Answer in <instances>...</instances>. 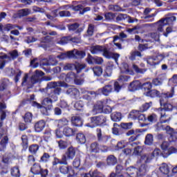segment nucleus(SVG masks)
<instances>
[{
	"mask_svg": "<svg viewBox=\"0 0 177 177\" xmlns=\"http://www.w3.org/2000/svg\"><path fill=\"white\" fill-rule=\"evenodd\" d=\"M91 52L93 55H97V53H102L103 56L106 59H114L115 63L118 62L120 54L110 53L107 48L100 46H95L91 47Z\"/></svg>",
	"mask_w": 177,
	"mask_h": 177,
	"instance_id": "1",
	"label": "nucleus"
},
{
	"mask_svg": "<svg viewBox=\"0 0 177 177\" xmlns=\"http://www.w3.org/2000/svg\"><path fill=\"white\" fill-rule=\"evenodd\" d=\"M111 103H113V101L111 100L98 101L94 106V111H96V113H103L104 110H106V107H108V111L104 112L110 113L111 111V107H110Z\"/></svg>",
	"mask_w": 177,
	"mask_h": 177,
	"instance_id": "2",
	"label": "nucleus"
},
{
	"mask_svg": "<svg viewBox=\"0 0 177 177\" xmlns=\"http://www.w3.org/2000/svg\"><path fill=\"white\" fill-rule=\"evenodd\" d=\"M121 90V86H120V83L118 82H115L113 86L111 84H108L101 88L100 91L102 92V95L104 96H109V93H112V92H120Z\"/></svg>",
	"mask_w": 177,
	"mask_h": 177,
	"instance_id": "3",
	"label": "nucleus"
},
{
	"mask_svg": "<svg viewBox=\"0 0 177 177\" xmlns=\"http://www.w3.org/2000/svg\"><path fill=\"white\" fill-rule=\"evenodd\" d=\"M90 123L86 124L88 128H95L97 125H103L106 122V118L104 116H94L90 118Z\"/></svg>",
	"mask_w": 177,
	"mask_h": 177,
	"instance_id": "4",
	"label": "nucleus"
},
{
	"mask_svg": "<svg viewBox=\"0 0 177 177\" xmlns=\"http://www.w3.org/2000/svg\"><path fill=\"white\" fill-rule=\"evenodd\" d=\"M169 147V143L168 142H163L161 145V149L162 150V154L163 157L167 158L168 156H171V154H174V153H177L176 148L174 147Z\"/></svg>",
	"mask_w": 177,
	"mask_h": 177,
	"instance_id": "5",
	"label": "nucleus"
},
{
	"mask_svg": "<svg viewBox=\"0 0 177 177\" xmlns=\"http://www.w3.org/2000/svg\"><path fill=\"white\" fill-rule=\"evenodd\" d=\"M169 21H176V17L173 16V17H167L158 21L157 22L158 31H159V32H162V31H164V29L162 28V27H165V26H167V24H169Z\"/></svg>",
	"mask_w": 177,
	"mask_h": 177,
	"instance_id": "6",
	"label": "nucleus"
},
{
	"mask_svg": "<svg viewBox=\"0 0 177 177\" xmlns=\"http://www.w3.org/2000/svg\"><path fill=\"white\" fill-rule=\"evenodd\" d=\"M165 57L162 54H158L156 57H149L147 62L149 66H156L160 64Z\"/></svg>",
	"mask_w": 177,
	"mask_h": 177,
	"instance_id": "7",
	"label": "nucleus"
},
{
	"mask_svg": "<svg viewBox=\"0 0 177 177\" xmlns=\"http://www.w3.org/2000/svg\"><path fill=\"white\" fill-rule=\"evenodd\" d=\"M160 153L161 151H160V149H156L151 153H149V156L144 155L141 156V161L144 162H151V160H153L154 157H157V156H160Z\"/></svg>",
	"mask_w": 177,
	"mask_h": 177,
	"instance_id": "8",
	"label": "nucleus"
},
{
	"mask_svg": "<svg viewBox=\"0 0 177 177\" xmlns=\"http://www.w3.org/2000/svg\"><path fill=\"white\" fill-rule=\"evenodd\" d=\"M59 172L63 175H68L67 177H74L75 175L71 167L66 165H62L59 167Z\"/></svg>",
	"mask_w": 177,
	"mask_h": 177,
	"instance_id": "9",
	"label": "nucleus"
},
{
	"mask_svg": "<svg viewBox=\"0 0 177 177\" xmlns=\"http://www.w3.org/2000/svg\"><path fill=\"white\" fill-rule=\"evenodd\" d=\"M4 109H6V105L4 103L0 102V128L2 127V120L6 118V113L2 111L4 110ZM2 136H3V133H2V129H0V139L2 138Z\"/></svg>",
	"mask_w": 177,
	"mask_h": 177,
	"instance_id": "10",
	"label": "nucleus"
},
{
	"mask_svg": "<svg viewBox=\"0 0 177 177\" xmlns=\"http://www.w3.org/2000/svg\"><path fill=\"white\" fill-rule=\"evenodd\" d=\"M56 86H59V87L62 86L63 88H67L68 85L66 83L63 82H50L47 84V91L48 92H50V91H52L53 88H56Z\"/></svg>",
	"mask_w": 177,
	"mask_h": 177,
	"instance_id": "11",
	"label": "nucleus"
},
{
	"mask_svg": "<svg viewBox=\"0 0 177 177\" xmlns=\"http://www.w3.org/2000/svg\"><path fill=\"white\" fill-rule=\"evenodd\" d=\"M62 156L65 157V161H67V160H73V158L75 157V149L73 147L68 148L65 154Z\"/></svg>",
	"mask_w": 177,
	"mask_h": 177,
	"instance_id": "12",
	"label": "nucleus"
},
{
	"mask_svg": "<svg viewBox=\"0 0 177 177\" xmlns=\"http://www.w3.org/2000/svg\"><path fill=\"white\" fill-rule=\"evenodd\" d=\"M166 131L169 133V141L170 142H176L177 140V132L174 131V129L170 128L169 126L166 127Z\"/></svg>",
	"mask_w": 177,
	"mask_h": 177,
	"instance_id": "13",
	"label": "nucleus"
},
{
	"mask_svg": "<svg viewBox=\"0 0 177 177\" xmlns=\"http://www.w3.org/2000/svg\"><path fill=\"white\" fill-rule=\"evenodd\" d=\"M77 78V75H75V73H73V72H70L69 73H68L66 75V81L67 82H71V81H73V80H75V82L77 85H82V84L84 82L83 81H80L78 80Z\"/></svg>",
	"mask_w": 177,
	"mask_h": 177,
	"instance_id": "14",
	"label": "nucleus"
},
{
	"mask_svg": "<svg viewBox=\"0 0 177 177\" xmlns=\"http://www.w3.org/2000/svg\"><path fill=\"white\" fill-rule=\"evenodd\" d=\"M3 57L6 58L7 62H12V60H15V59H17V57H19V52L16 50H12L8 53V55L4 54Z\"/></svg>",
	"mask_w": 177,
	"mask_h": 177,
	"instance_id": "15",
	"label": "nucleus"
},
{
	"mask_svg": "<svg viewBox=\"0 0 177 177\" xmlns=\"http://www.w3.org/2000/svg\"><path fill=\"white\" fill-rule=\"evenodd\" d=\"M106 149H103L100 147V145L97 142H93L90 145L89 151L91 153H99V151H105Z\"/></svg>",
	"mask_w": 177,
	"mask_h": 177,
	"instance_id": "16",
	"label": "nucleus"
},
{
	"mask_svg": "<svg viewBox=\"0 0 177 177\" xmlns=\"http://www.w3.org/2000/svg\"><path fill=\"white\" fill-rule=\"evenodd\" d=\"M69 53L73 56L71 59H82L83 57H85L86 55L85 52L77 50H73Z\"/></svg>",
	"mask_w": 177,
	"mask_h": 177,
	"instance_id": "17",
	"label": "nucleus"
},
{
	"mask_svg": "<svg viewBox=\"0 0 177 177\" xmlns=\"http://www.w3.org/2000/svg\"><path fill=\"white\" fill-rule=\"evenodd\" d=\"M71 122L73 127H82L84 122L80 116H73L71 119Z\"/></svg>",
	"mask_w": 177,
	"mask_h": 177,
	"instance_id": "18",
	"label": "nucleus"
},
{
	"mask_svg": "<svg viewBox=\"0 0 177 177\" xmlns=\"http://www.w3.org/2000/svg\"><path fill=\"white\" fill-rule=\"evenodd\" d=\"M142 88V83L140 81L136 80L131 82L129 85V89L133 92L135 91H138V89Z\"/></svg>",
	"mask_w": 177,
	"mask_h": 177,
	"instance_id": "19",
	"label": "nucleus"
},
{
	"mask_svg": "<svg viewBox=\"0 0 177 177\" xmlns=\"http://www.w3.org/2000/svg\"><path fill=\"white\" fill-rule=\"evenodd\" d=\"M44 77V72L41 71L37 70L35 73L31 77L32 84H37L39 81V77Z\"/></svg>",
	"mask_w": 177,
	"mask_h": 177,
	"instance_id": "20",
	"label": "nucleus"
},
{
	"mask_svg": "<svg viewBox=\"0 0 177 177\" xmlns=\"http://www.w3.org/2000/svg\"><path fill=\"white\" fill-rule=\"evenodd\" d=\"M32 106H33V107L40 109L41 112L44 115H49V113H48V106H42L40 104H38L37 102H32Z\"/></svg>",
	"mask_w": 177,
	"mask_h": 177,
	"instance_id": "21",
	"label": "nucleus"
},
{
	"mask_svg": "<svg viewBox=\"0 0 177 177\" xmlns=\"http://www.w3.org/2000/svg\"><path fill=\"white\" fill-rule=\"evenodd\" d=\"M175 95V88H172L170 91H168L167 93H162L161 95V100H165L166 102L168 100V99H171V97H174V95Z\"/></svg>",
	"mask_w": 177,
	"mask_h": 177,
	"instance_id": "22",
	"label": "nucleus"
},
{
	"mask_svg": "<svg viewBox=\"0 0 177 177\" xmlns=\"http://www.w3.org/2000/svg\"><path fill=\"white\" fill-rule=\"evenodd\" d=\"M30 171L32 174H33V175H39V174L44 172V170H42V169L41 168V165L37 163L33 165V166L31 167Z\"/></svg>",
	"mask_w": 177,
	"mask_h": 177,
	"instance_id": "23",
	"label": "nucleus"
},
{
	"mask_svg": "<svg viewBox=\"0 0 177 177\" xmlns=\"http://www.w3.org/2000/svg\"><path fill=\"white\" fill-rule=\"evenodd\" d=\"M159 111L160 112V122L161 124H165V122H169V120H171V118L167 116L165 114V110L164 109H160Z\"/></svg>",
	"mask_w": 177,
	"mask_h": 177,
	"instance_id": "24",
	"label": "nucleus"
},
{
	"mask_svg": "<svg viewBox=\"0 0 177 177\" xmlns=\"http://www.w3.org/2000/svg\"><path fill=\"white\" fill-rule=\"evenodd\" d=\"M53 103V100L50 99L49 97H46L44 99L43 102H41L42 106H45L46 107H48V110H52L53 105L52 104Z\"/></svg>",
	"mask_w": 177,
	"mask_h": 177,
	"instance_id": "25",
	"label": "nucleus"
},
{
	"mask_svg": "<svg viewBox=\"0 0 177 177\" xmlns=\"http://www.w3.org/2000/svg\"><path fill=\"white\" fill-rule=\"evenodd\" d=\"M35 83L31 82V78H28V75L26 73L22 79V83L21 86H31L32 85H34Z\"/></svg>",
	"mask_w": 177,
	"mask_h": 177,
	"instance_id": "26",
	"label": "nucleus"
},
{
	"mask_svg": "<svg viewBox=\"0 0 177 177\" xmlns=\"http://www.w3.org/2000/svg\"><path fill=\"white\" fill-rule=\"evenodd\" d=\"M64 135L67 137L74 136L75 135V130L69 127H66L64 128Z\"/></svg>",
	"mask_w": 177,
	"mask_h": 177,
	"instance_id": "27",
	"label": "nucleus"
},
{
	"mask_svg": "<svg viewBox=\"0 0 177 177\" xmlns=\"http://www.w3.org/2000/svg\"><path fill=\"white\" fill-rule=\"evenodd\" d=\"M111 118L112 121H113L114 122H118L121 121V119L122 118V115L120 112H113L111 115Z\"/></svg>",
	"mask_w": 177,
	"mask_h": 177,
	"instance_id": "28",
	"label": "nucleus"
},
{
	"mask_svg": "<svg viewBox=\"0 0 177 177\" xmlns=\"http://www.w3.org/2000/svg\"><path fill=\"white\" fill-rule=\"evenodd\" d=\"M8 143H9V138L4 136L0 142V151H3L6 149Z\"/></svg>",
	"mask_w": 177,
	"mask_h": 177,
	"instance_id": "29",
	"label": "nucleus"
},
{
	"mask_svg": "<svg viewBox=\"0 0 177 177\" xmlns=\"http://www.w3.org/2000/svg\"><path fill=\"white\" fill-rule=\"evenodd\" d=\"M147 171H149L147 166L146 165H142L139 168V170H137V176H143V175H146Z\"/></svg>",
	"mask_w": 177,
	"mask_h": 177,
	"instance_id": "30",
	"label": "nucleus"
},
{
	"mask_svg": "<svg viewBox=\"0 0 177 177\" xmlns=\"http://www.w3.org/2000/svg\"><path fill=\"white\" fill-rule=\"evenodd\" d=\"M45 121L40 120L35 125V129L36 132H41L44 128H45Z\"/></svg>",
	"mask_w": 177,
	"mask_h": 177,
	"instance_id": "31",
	"label": "nucleus"
},
{
	"mask_svg": "<svg viewBox=\"0 0 177 177\" xmlns=\"http://www.w3.org/2000/svg\"><path fill=\"white\" fill-rule=\"evenodd\" d=\"M127 174L131 177L138 176V169L130 167L127 169Z\"/></svg>",
	"mask_w": 177,
	"mask_h": 177,
	"instance_id": "32",
	"label": "nucleus"
},
{
	"mask_svg": "<svg viewBox=\"0 0 177 177\" xmlns=\"http://www.w3.org/2000/svg\"><path fill=\"white\" fill-rule=\"evenodd\" d=\"M159 169L162 175H168L169 174V167L166 163L162 164Z\"/></svg>",
	"mask_w": 177,
	"mask_h": 177,
	"instance_id": "33",
	"label": "nucleus"
},
{
	"mask_svg": "<svg viewBox=\"0 0 177 177\" xmlns=\"http://www.w3.org/2000/svg\"><path fill=\"white\" fill-rule=\"evenodd\" d=\"M69 122L70 121H68V120L64 118L62 119L57 120V127L58 128H63V127H67Z\"/></svg>",
	"mask_w": 177,
	"mask_h": 177,
	"instance_id": "34",
	"label": "nucleus"
},
{
	"mask_svg": "<svg viewBox=\"0 0 177 177\" xmlns=\"http://www.w3.org/2000/svg\"><path fill=\"white\" fill-rule=\"evenodd\" d=\"M57 164L67 165L68 163L67 161H66V157L62 156L61 160L57 158H55V161L53 162V165H57Z\"/></svg>",
	"mask_w": 177,
	"mask_h": 177,
	"instance_id": "35",
	"label": "nucleus"
},
{
	"mask_svg": "<svg viewBox=\"0 0 177 177\" xmlns=\"http://www.w3.org/2000/svg\"><path fill=\"white\" fill-rule=\"evenodd\" d=\"M57 59H59V60H64V59H67V57L71 59V57H73V55H71V51H68L67 53H61L57 55Z\"/></svg>",
	"mask_w": 177,
	"mask_h": 177,
	"instance_id": "36",
	"label": "nucleus"
},
{
	"mask_svg": "<svg viewBox=\"0 0 177 177\" xmlns=\"http://www.w3.org/2000/svg\"><path fill=\"white\" fill-rule=\"evenodd\" d=\"M10 174L13 177H20V169H19V167L17 166L12 167Z\"/></svg>",
	"mask_w": 177,
	"mask_h": 177,
	"instance_id": "37",
	"label": "nucleus"
},
{
	"mask_svg": "<svg viewBox=\"0 0 177 177\" xmlns=\"http://www.w3.org/2000/svg\"><path fill=\"white\" fill-rule=\"evenodd\" d=\"M154 139L152 134H147L145 137V145L147 146H151L153 145Z\"/></svg>",
	"mask_w": 177,
	"mask_h": 177,
	"instance_id": "38",
	"label": "nucleus"
},
{
	"mask_svg": "<svg viewBox=\"0 0 177 177\" xmlns=\"http://www.w3.org/2000/svg\"><path fill=\"white\" fill-rule=\"evenodd\" d=\"M146 96H149L150 97H158L160 96V91L157 90H151L146 93Z\"/></svg>",
	"mask_w": 177,
	"mask_h": 177,
	"instance_id": "39",
	"label": "nucleus"
},
{
	"mask_svg": "<svg viewBox=\"0 0 177 177\" xmlns=\"http://www.w3.org/2000/svg\"><path fill=\"white\" fill-rule=\"evenodd\" d=\"M76 139L78 142V143H80V145H84L86 142V138H85V135L83 133H77L76 136Z\"/></svg>",
	"mask_w": 177,
	"mask_h": 177,
	"instance_id": "40",
	"label": "nucleus"
},
{
	"mask_svg": "<svg viewBox=\"0 0 177 177\" xmlns=\"http://www.w3.org/2000/svg\"><path fill=\"white\" fill-rule=\"evenodd\" d=\"M66 93L68 95H71V96H77V95H80V91H78V89L73 87L68 88L66 91Z\"/></svg>",
	"mask_w": 177,
	"mask_h": 177,
	"instance_id": "41",
	"label": "nucleus"
},
{
	"mask_svg": "<svg viewBox=\"0 0 177 177\" xmlns=\"http://www.w3.org/2000/svg\"><path fill=\"white\" fill-rule=\"evenodd\" d=\"M140 113V111L133 110L130 112L129 115V118H131L132 120H136L138 117H139Z\"/></svg>",
	"mask_w": 177,
	"mask_h": 177,
	"instance_id": "42",
	"label": "nucleus"
},
{
	"mask_svg": "<svg viewBox=\"0 0 177 177\" xmlns=\"http://www.w3.org/2000/svg\"><path fill=\"white\" fill-rule=\"evenodd\" d=\"M106 162L108 165H115V164H117V158L111 155L108 157Z\"/></svg>",
	"mask_w": 177,
	"mask_h": 177,
	"instance_id": "43",
	"label": "nucleus"
},
{
	"mask_svg": "<svg viewBox=\"0 0 177 177\" xmlns=\"http://www.w3.org/2000/svg\"><path fill=\"white\" fill-rule=\"evenodd\" d=\"M93 71L94 75H97V77H100V75H102L103 73V69H102V67L97 66L93 68Z\"/></svg>",
	"mask_w": 177,
	"mask_h": 177,
	"instance_id": "44",
	"label": "nucleus"
},
{
	"mask_svg": "<svg viewBox=\"0 0 177 177\" xmlns=\"http://www.w3.org/2000/svg\"><path fill=\"white\" fill-rule=\"evenodd\" d=\"M30 153H31V154H37V151H38V150H39V146H38V145H32L29 147L28 149Z\"/></svg>",
	"mask_w": 177,
	"mask_h": 177,
	"instance_id": "45",
	"label": "nucleus"
},
{
	"mask_svg": "<svg viewBox=\"0 0 177 177\" xmlns=\"http://www.w3.org/2000/svg\"><path fill=\"white\" fill-rule=\"evenodd\" d=\"M84 177H104L102 173L97 171H94L92 174H86Z\"/></svg>",
	"mask_w": 177,
	"mask_h": 177,
	"instance_id": "46",
	"label": "nucleus"
},
{
	"mask_svg": "<svg viewBox=\"0 0 177 177\" xmlns=\"http://www.w3.org/2000/svg\"><path fill=\"white\" fill-rule=\"evenodd\" d=\"M151 102L142 104V106L140 107V113H145V111H147V110H149V109H150L151 106Z\"/></svg>",
	"mask_w": 177,
	"mask_h": 177,
	"instance_id": "47",
	"label": "nucleus"
},
{
	"mask_svg": "<svg viewBox=\"0 0 177 177\" xmlns=\"http://www.w3.org/2000/svg\"><path fill=\"white\" fill-rule=\"evenodd\" d=\"M24 120L25 122H26L27 124H30V122L32 121V113L29 112L26 113L24 117Z\"/></svg>",
	"mask_w": 177,
	"mask_h": 177,
	"instance_id": "48",
	"label": "nucleus"
},
{
	"mask_svg": "<svg viewBox=\"0 0 177 177\" xmlns=\"http://www.w3.org/2000/svg\"><path fill=\"white\" fill-rule=\"evenodd\" d=\"M123 69L122 73H124L125 74H133V72L131 70H129V66H128V64H123Z\"/></svg>",
	"mask_w": 177,
	"mask_h": 177,
	"instance_id": "49",
	"label": "nucleus"
},
{
	"mask_svg": "<svg viewBox=\"0 0 177 177\" xmlns=\"http://www.w3.org/2000/svg\"><path fill=\"white\" fill-rule=\"evenodd\" d=\"M133 69L138 74H145V73H146V69H140L135 64H133Z\"/></svg>",
	"mask_w": 177,
	"mask_h": 177,
	"instance_id": "50",
	"label": "nucleus"
},
{
	"mask_svg": "<svg viewBox=\"0 0 177 177\" xmlns=\"http://www.w3.org/2000/svg\"><path fill=\"white\" fill-rule=\"evenodd\" d=\"M86 66L84 64H80V63H76L75 64V68L77 71V73H80L81 70H84Z\"/></svg>",
	"mask_w": 177,
	"mask_h": 177,
	"instance_id": "51",
	"label": "nucleus"
},
{
	"mask_svg": "<svg viewBox=\"0 0 177 177\" xmlns=\"http://www.w3.org/2000/svg\"><path fill=\"white\" fill-rule=\"evenodd\" d=\"M131 80V77L127 75H120L118 78V81L124 84V82H128Z\"/></svg>",
	"mask_w": 177,
	"mask_h": 177,
	"instance_id": "52",
	"label": "nucleus"
},
{
	"mask_svg": "<svg viewBox=\"0 0 177 177\" xmlns=\"http://www.w3.org/2000/svg\"><path fill=\"white\" fill-rule=\"evenodd\" d=\"M58 146L61 150H64V149H67V146H68V145L66 141L59 140L58 142Z\"/></svg>",
	"mask_w": 177,
	"mask_h": 177,
	"instance_id": "53",
	"label": "nucleus"
},
{
	"mask_svg": "<svg viewBox=\"0 0 177 177\" xmlns=\"http://www.w3.org/2000/svg\"><path fill=\"white\" fill-rule=\"evenodd\" d=\"M160 104H161V106L163 105L165 107V110H167V111H171V110H172V109H174V106H172V104L162 103V100H160Z\"/></svg>",
	"mask_w": 177,
	"mask_h": 177,
	"instance_id": "54",
	"label": "nucleus"
},
{
	"mask_svg": "<svg viewBox=\"0 0 177 177\" xmlns=\"http://www.w3.org/2000/svg\"><path fill=\"white\" fill-rule=\"evenodd\" d=\"M19 15L21 17L28 16V15H30V10H28L27 8L20 10L19 11Z\"/></svg>",
	"mask_w": 177,
	"mask_h": 177,
	"instance_id": "55",
	"label": "nucleus"
},
{
	"mask_svg": "<svg viewBox=\"0 0 177 177\" xmlns=\"http://www.w3.org/2000/svg\"><path fill=\"white\" fill-rule=\"evenodd\" d=\"M74 107H75V109H76V110H81V109H82V107H84V102H82V101H81V100L77 101L74 104Z\"/></svg>",
	"mask_w": 177,
	"mask_h": 177,
	"instance_id": "56",
	"label": "nucleus"
},
{
	"mask_svg": "<svg viewBox=\"0 0 177 177\" xmlns=\"http://www.w3.org/2000/svg\"><path fill=\"white\" fill-rule=\"evenodd\" d=\"M141 88L145 89V91H150L151 89V84L150 82H146L141 84Z\"/></svg>",
	"mask_w": 177,
	"mask_h": 177,
	"instance_id": "57",
	"label": "nucleus"
},
{
	"mask_svg": "<svg viewBox=\"0 0 177 177\" xmlns=\"http://www.w3.org/2000/svg\"><path fill=\"white\" fill-rule=\"evenodd\" d=\"M95 31V26L93 24H89L87 30V34L90 36L93 35Z\"/></svg>",
	"mask_w": 177,
	"mask_h": 177,
	"instance_id": "58",
	"label": "nucleus"
},
{
	"mask_svg": "<svg viewBox=\"0 0 177 177\" xmlns=\"http://www.w3.org/2000/svg\"><path fill=\"white\" fill-rule=\"evenodd\" d=\"M60 17H70L71 13L69 11L64 10L59 12Z\"/></svg>",
	"mask_w": 177,
	"mask_h": 177,
	"instance_id": "59",
	"label": "nucleus"
},
{
	"mask_svg": "<svg viewBox=\"0 0 177 177\" xmlns=\"http://www.w3.org/2000/svg\"><path fill=\"white\" fill-rule=\"evenodd\" d=\"M50 93H48V97L53 100V102H57V96L55 94L52 90L50 91Z\"/></svg>",
	"mask_w": 177,
	"mask_h": 177,
	"instance_id": "60",
	"label": "nucleus"
},
{
	"mask_svg": "<svg viewBox=\"0 0 177 177\" xmlns=\"http://www.w3.org/2000/svg\"><path fill=\"white\" fill-rule=\"evenodd\" d=\"M70 39L68 37H62L59 41H57V44L59 45H66V44L68 43Z\"/></svg>",
	"mask_w": 177,
	"mask_h": 177,
	"instance_id": "61",
	"label": "nucleus"
},
{
	"mask_svg": "<svg viewBox=\"0 0 177 177\" xmlns=\"http://www.w3.org/2000/svg\"><path fill=\"white\" fill-rule=\"evenodd\" d=\"M37 60L38 58H35L30 62L31 67H32L33 68H37V67L39 66V63H38Z\"/></svg>",
	"mask_w": 177,
	"mask_h": 177,
	"instance_id": "62",
	"label": "nucleus"
},
{
	"mask_svg": "<svg viewBox=\"0 0 177 177\" xmlns=\"http://www.w3.org/2000/svg\"><path fill=\"white\" fill-rule=\"evenodd\" d=\"M93 62L95 64H102L103 63V58L100 57H95Z\"/></svg>",
	"mask_w": 177,
	"mask_h": 177,
	"instance_id": "63",
	"label": "nucleus"
},
{
	"mask_svg": "<svg viewBox=\"0 0 177 177\" xmlns=\"http://www.w3.org/2000/svg\"><path fill=\"white\" fill-rule=\"evenodd\" d=\"M114 17H115V16L111 12H107L105 14L106 20H113Z\"/></svg>",
	"mask_w": 177,
	"mask_h": 177,
	"instance_id": "64",
	"label": "nucleus"
}]
</instances>
